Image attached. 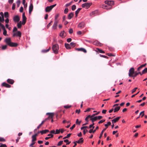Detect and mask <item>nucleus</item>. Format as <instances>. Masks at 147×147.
Returning a JSON list of instances; mask_svg holds the SVG:
<instances>
[{
	"label": "nucleus",
	"instance_id": "obj_46",
	"mask_svg": "<svg viewBox=\"0 0 147 147\" xmlns=\"http://www.w3.org/2000/svg\"><path fill=\"white\" fill-rule=\"evenodd\" d=\"M0 141L5 142V140L4 138L0 137Z\"/></svg>",
	"mask_w": 147,
	"mask_h": 147
},
{
	"label": "nucleus",
	"instance_id": "obj_25",
	"mask_svg": "<svg viewBox=\"0 0 147 147\" xmlns=\"http://www.w3.org/2000/svg\"><path fill=\"white\" fill-rule=\"evenodd\" d=\"M120 107H116L114 109V112H117L120 109Z\"/></svg>",
	"mask_w": 147,
	"mask_h": 147
},
{
	"label": "nucleus",
	"instance_id": "obj_15",
	"mask_svg": "<svg viewBox=\"0 0 147 147\" xmlns=\"http://www.w3.org/2000/svg\"><path fill=\"white\" fill-rule=\"evenodd\" d=\"M33 9V5L32 4H30L29 7V13L30 14Z\"/></svg>",
	"mask_w": 147,
	"mask_h": 147
},
{
	"label": "nucleus",
	"instance_id": "obj_53",
	"mask_svg": "<svg viewBox=\"0 0 147 147\" xmlns=\"http://www.w3.org/2000/svg\"><path fill=\"white\" fill-rule=\"evenodd\" d=\"M16 7V4L15 3H13V4L12 7V9L13 10H14L15 9Z\"/></svg>",
	"mask_w": 147,
	"mask_h": 147
},
{
	"label": "nucleus",
	"instance_id": "obj_40",
	"mask_svg": "<svg viewBox=\"0 0 147 147\" xmlns=\"http://www.w3.org/2000/svg\"><path fill=\"white\" fill-rule=\"evenodd\" d=\"M70 45L71 47H71H74L75 46V43L73 42H71L70 43Z\"/></svg>",
	"mask_w": 147,
	"mask_h": 147
},
{
	"label": "nucleus",
	"instance_id": "obj_1",
	"mask_svg": "<svg viewBox=\"0 0 147 147\" xmlns=\"http://www.w3.org/2000/svg\"><path fill=\"white\" fill-rule=\"evenodd\" d=\"M59 49V45L57 44H55L53 46L52 49L53 51L55 54H57L58 53Z\"/></svg>",
	"mask_w": 147,
	"mask_h": 147
},
{
	"label": "nucleus",
	"instance_id": "obj_4",
	"mask_svg": "<svg viewBox=\"0 0 147 147\" xmlns=\"http://www.w3.org/2000/svg\"><path fill=\"white\" fill-rule=\"evenodd\" d=\"M105 3L107 4L108 6H111L112 7V5L114 4V2L113 1H106L105 2Z\"/></svg>",
	"mask_w": 147,
	"mask_h": 147
},
{
	"label": "nucleus",
	"instance_id": "obj_21",
	"mask_svg": "<svg viewBox=\"0 0 147 147\" xmlns=\"http://www.w3.org/2000/svg\"><path fill=\"white\" fill-rule=\"evenodd\" d=\"M146 65V63H145L144 64L142 65L140 67H138V68L137 70L138 71H140V69H141L143 67H145Z\"/></svg>",
	"mask_w": 147,
	"mask_h": 147
},
{
	"label": "nucleus",
	"instance_id": "obj_14",
	"mask_svg": "<svg viewBox=\"0 0 147 147\" xmlns=\"http://www.w3.org/2000/svg\"><path fill=\"white\" fill-rule=\"evenodd\" d=\"M120 117H118L114 118L112 120V123H114L117 121L119 119Z\"/></svg>",
	"mask_w": 147,
	"mask_h": 147
},
{
	"label": "nucleus",
	"instance_id": "obj_44",
	"mask_svg": "<svg viewBox=\"0 0 147 147\" xmlns=\"http://www.w3.org/2000/svg\"><path fill=\"white\" fill-rule=\"evenodd\" d=\"M60 129H56V130L55 132V134H59L60 132Z\"/></svg>",
	"mask_w": 147,
	"mask_h": 147
},
{
	"label": "nucleus",
	"instance_id": "obj_37",
	"mask_svg": "<svg viewBox=\"0 0 147 147\" xmlns=\"http://www.w3.org/2000/svg\"><path fill=\"white\" fill-rule=\"evenodd\" d=\"M50 48L49 47L48 49H45V50H42V52L44 53H47V52H48L50 50Z\"/></svg>",
	"mask_w": 147,
	"mask_h": 147
},
{
	"label": "nucleus",
	"instance_id": "obj_62",
	"mask_svg": "<svg viewBox=\"0 0 147 147\" xmlns=\"http://www.w3.org/2000/svg\"><path fill=\"white\" fill-rule=\"evenodd\" d=\"M26 20H23L22 21V23L23 25L25 24L26 22Z\"/></svg>",
	"mask_w": 147,
	"mask_h": 147
},
{
	"label": "nucleus",
	"instance_id": "obj_8",
	"mask_svg": "<svg viewBox=\"0 0 147 147\" xmlns=\"http://www.w3.org/2000/svg\"><path fill=\"white\" fill-rule=\"evenodd\" d=\"M46 115H49V117L47 119H52L53 116L54 115V114L53 113H47Z\"/></svg>",
	"mask_w": 147,
	"mask_h": 147
},
{
	"label": "nucleus",
	"instance_id": "obj_13",
	"mask_svg": "<svg viewBox=\"0 0 147 147\" xmlns=\"http://www.w3.org/2000/svg\"><path fill=\"white\" fill-rule=\"evenodd\" d=\"M76 50L78 51H82L84 53H86L87 52L86 50L84 48H77Z\"/></svg>",
	"mask_w": 147,
	"mask_h": 147
},
{
	"label": "nucleus",
	"instance_id": "obj_56",
	"mask_svg": "<svg viewBox=\"0 0 147 147\" xmlns=\"http://www.w3.org/2000/svg\"><path fill=\"white\" fill-rule=\"evenodd\" d=\"M81 123V121H79V120L78 119H76V123L77 124L80 125Z\"/></svg>",
	"mask_w": 147,
	"mask_h": 147
},
{
	"label": "nucleus",
	"instance_id": "obj_43",
	"mask_svg": "<svg viewBox=\"0 0 147 147\" xmlns=\"http://www.w3.org/2000/svg\"><path fill=\"white\" fill-rule=\"evenodd\" d=\"M32 142L34 141L35 142L36 140V138L35 137L32 136Z\"/></svg>",
	"mask_w": 147,
	"mask_h": 147
},
{
	"label": "nucleus",
	"instance_id": "obj_35",
	"mask_svg": "<svg viewBox=\"0 0 147 147\" xmlns=\"http://www.w3.org/2000/svg\"><path fill=\"white\" fill-rule=\"evenodd\" d=\"M147 72V67L145 68L144 70L142 71V73H140V75H141L142 74H144Z\"/></svg>",
	"mask_w": 147,
	"mask_h": 147
},
{
	"label": "nucleus",
	"instance_id": "obj_7",
	"mask_svg": "<svg viewBox=\"0 0 147 147\" xmlns=\"http://www.w3.org/2000/svg\"><path fill=\"white\" fill-rule=\"evenodd\" d=\"M102 8L106 9H111V6H108L107 4L106 5H102Z\"/></svg>",
	"mask_w": 147,
	"mask_h": 147
},
{
	"label": "nucleus",
	"instance_id": "obj_49",
	"mask_svg": "<svg viewBox=\"0 0 147 147\" xmlns=\"http://www.w3.org/2000/svg\"><path fill=\"white\" fill-rule=\"evenodd\" d=\"M138 89V88L136 87L134 89H133L131 91V93L132 94L134 92H135L136 90Z\"/></svg>",
	"mask_w": 147,
	"mask_h": 147
},
{
	"label": "nucleus",
	"instance_id": "obj_28",
	"mask_svg": "<svg viewBox=\"0 0 147 147\" xmlns=\"http://www.w3.org/2000/svg\"><path fill=\"white\" fill-rule=\"evenodd\" d=\"M2 29L3 30V34L5 36H7V31H6V30H5V27H4V28H2Z\"/></svg>",
	"mask_w": 147,
	"mask_h": 147
},
{
	"label": "nucleus",
	"instance_id": "obj_55",
	"mask_svg": "<svg viewBox=\"0 0 147 147\" xmlns=\"http://www.w3.org/2000/svg\"><path fill=\"white\" fill-rule=\"evenodd\" d=\"M52 21H51V22L49 23L47 25V28H48L51 25V23H52Z\"/></svg>",
	"mask_w": 147,
	"mask_h": 147
},
{
	"label": "nucleus",
	"instance_id": "obj_16",
	"mask_svg": "<svg viewBox=\"0 0 147 147\" xmlns=\"http://www.w3.org/2000/svg\"><path fill=\"white\" fill-rule=\"evenodd\" d=\"M52 8L51 6H47L45 8V11L46 12H49L50 11Z\"/></svg>",
	"mask_w": 147,
	"mask_h": 147
},
{
	"label": "nucleus",
	"instance_id": "obj_59",
	"mask_svg": "<svg viewBox=\"0 0 147 147\" xmlns=\"http://www.w3.org/2000/svg\"><path fill=\"white\" fill-rule=\"evenodd\" d=\"M20 0H18L17 1V4L18 7L19 6L20 4Z\"/></svg>",
	"mask_w": 147,
	"mask_h": 147
},
{
	"label": "nucleus",
	"instance_id": "obj_9",
	"mask_svg": "<svg viewBox=\"0 0 147 147\" xmlns=\"http://www.w3.org/2000/svg\"><path fill=\"white\" fill-rule=\"evenodd\" d=\"M4 41L6 43L7 45H9L11 42V39L10 38H7L5 39Z\"/></svg>",
	"mask_w": 147,
	"mask_h": 147
},
{
	"label": "nucleus",
	"instance_id": "obj_18",
	"mask_svg": "<svg viewBox=\"0 0 147 147\" xmlns=\"http://www.w3.org/2000/svg\"><path fill=\"white\" fill-rule=\"evenodd\" d=\"M85 24L84 22H82L80 23L78 25V27L82 28L84 26Z\"/></svg>",
	"mask_w": 147,
	"mask_h": 147
},
{
	"label": "nucleus",
	"instance_id": "obj_39",
	"mask_svg": "<svg viewBox=\"0 0 147 147\" xmlns=\"http://www.w3.org/2000/svg\"><path fill=\"white\" fill-rule=\"evenodd\" d=\"M64 142L66 143V145L69 144L71 142H69L68 140L67 139L64 140Z\"/></svg>",
	"mask_w": 147,
	"mask_h": 147
},
{
	"label": "nucleus",
	"instance_id": "obj_47",
	"mask_svg": "<svg viewBox=\"0 0 147 147\" xmlns=\"http://www.w3.org/2000/svg\"><path fill=\"white\" fill-rule=\"evenodd\" d=\"M63 141H59L58 142V144H57V145L58 146H61L63 144Z\"/></svg>",
	"mask_w": 147,
	"mask_h": 147
},
{
	"label": "nucleus",
	"instance_id": "obj_52",
	"mask_svg": "<svg viewBox=\"0 0 147 147\" xmlns=\"http://www.w3.org/2000/svg\"><path fill=\"white\" fill-rule=\"evenodd\" d=\"M22 18L23 20H26V18L25 15V13H24L22 14Z\"/></svg>",
	"mask_w": 147,
	"mask_h": 147
},
{
	"label": "nucleus",
	"instance_id": "obj_42",
	"mask_svg": "<svg viewBox=\"0 0 147 147\" xmlns=\"http://www.w3.org/2000/svg\"><path fill=\"white\" fill-rule=\"evenodd\" d=\"M90 117H91V115H88L85 118V120L86 121H87V122H88V119L90 118Z\"/></svg>",
	"mask_w": 147,
	"mask_h": 147
},
{
	"label": "nucleus",
	"instance_id": "obj_48",
	"mask_svg": "<svg viewBox=\"0 0 147 147\" xmlns=\"http://www.w3.org/2000/svg\"><path fill=\"white\" fill-rule=\"evenodd\" d=\"M71 107V106H69V105H65L64 106V107L65 108V109H68V108H70V107Z\"/></svg>",
	"mask_w": 147,
	"mask_h": 147
},
{
	"label": "nucleus",
	"instance_id": "obj_5",
	"mask_svg": "<svg viewBox=\"0 0 147 147\" xmlns=\"http://www.w3.org/2000/svg\"><path fill=\"white\" fill-rule=\"evenodd\" d=\"M22 33L20 31H18L16 33H13V37L16 36V37H19L20 38L21 36Z\"/></svg>",
	"mask_w": 147,
	"mask_h": 147
},
{
	"label": "nucleus",
	"instance_id": "obj_19",
	"mask_svg": "<svg viewBox=\"0 0 147 147\" xmlns=\"http://www.w3.org/2000/svg\"><path fill=\"white\" fill-rule=\"evenodd\" d=\"M74 16V13H69L68 16V18L69 19H71Z\"/></svg>",
	"mask_w": 147,
	"mask_h": 147
},
{
	"label": "nucleus",
	"instance_id": "obj_61",
	"mask_svg": "<svg viewBox=\"0 0 147 147\" xmlns=\"http://www.w3.org/2000/svg\"><path fill=\"white\" fill-rule=\"evenodd\" d=\"M23 8L22 7H21L20 8V11L21 12H22L23 11Z\"/></svg>",
	"mask_w": 147,
	"mask_h": 147
},
{
	"label": "nucleus",
	"instance_id": "obj_24",
	"mask_svg": "<svg viewBox=\"0 0 147 147\" xmlns=\"http://www.w3.org/2000/svg\"><path fill=\"white\" fill-rule=\"evenodd\" d=\"M96 51L97 52H99V53H104L105 52L103 51V50L98 49V48H96Z\"/></svg>",
	"mask_w": 147,
	"mask_h": 147
},
{
	"label": "nucleus",
	"instance_id": "obj_22",
	"mask_svg": "<svg viewBox=\"0 0 147 147\" xmlns=\"http://www.w3.org/2000/svg\"><path fill=\"white\" fill-rule=\"evenodd\" d=\"M65 48L67 49H70L71 48L70 45L69 44L65 43Z\"/></svg>",
	"mask_w": 147,
	"mask_h": 147
},
{
	"label": "nucleus",
	"instance_id": "obj_41",
	"mask_svg": "<svg viewBox=\"0 0 147 147\" xmlns=\"http://www.w3.org/2000/svg\"><path fill=\"white\" fill-rule=\"evenodd\" d=\"M4 16H0V22H3L4 21Z\"/></svg>",
	"mask_w": 147,
	"mask_h": 147
},
{
	"label": "nucleus",
	"instance_id": "obj_31",
	"mask_svg": "<svg viewBox=\"0 0 147 147\" xmlns=\"http://www.w3.org/2000/svg\"><path fill=\"white\" fill-rule=\"evenodd\" d=\"M64 31H62L61 33L59 35L60 36L62 37V38H64L65 37V36L64 35Z\"/></svg>",
	"mask_w": 147,
	"mask_h": 147
},
{
	"label": "nucleus",
	"instance_id": "obj_27",
	"mask_svg": "<svg viewBox=\"0 0 147 147\" xmlns=\"http://www.w3.org/2000/svg\"><path fill=\"white\" fill-rule=\"evenodd\" d=\"M140 71H139L138 72H134V74L133 75V76L132 77H133V78L134 79V78L136 77V76L138 75L139 74H140Z\"/></svg>",
	"mask_w": 147,
	"mask_h": 147
},
{
	"label": "nucleus",
	"instance_id": "obj_10",
	"mask_svg": "<svg viewBox=\"0 0 147 147\" xmlns=\"http://www.w3.org/2000/svg\"><path fill=\"white\" fill-rule=\"evenodd\" d=\"M1 86H4L8 88H9L11 87V86L10 85L5 82H3L1 84Z\"/></svg>",
	"mask_w": 147,
	"mask_h": 147
},
{
	"label": "nucleus",
	"instance_id": "obj_64",
	"mask_svg": "<svg viewBox=\"0 0 147 147\" xmlns=\"http://www.w3.org/2000/svg\"><path fill=\"white\" fill-rule=\"evenodd\" d=\"M105 121V120H102L98 122V123L99 124H100V123H103Z\"/></svg>",
	"mask_w": 147,
	"mask_h": 147
},
{
	"label": "nucleus",
	"instance_id": "obj_51",
	"mask_svg": "<svg viewBox=\"0 0 147 147\" xmlns=\"http://www.w3.org/2000/svg\"><path fill=\"white\" fill-rule=\"evenodd\" d=\"M68 11V9L67 8H65L64 11V13L65 14H66L67 13Z\"/></svg>",
	"mask_w": 147,
	"mask_h": 147
},
{
	"label": "nucleus",
	"instance_id": "obj_26",
	"mask_svg": "<svg viewBox=\"0 0 147 147\" xmlns=\"http://www.w3.org/2000/svg\"><path fill=\"white\" fill-rule=\"evenodd\" d=\"M90 120L92 121V123H93L94 121L97 120V118L96 116L94 117H91L90 119Z\"/></svg>",
	"mask_w": 147,
	"mask_h": 147
},
{
	"label": "nucleus",
	"instance_id": "obj_60",
	"mask_svg": "<svg viewBox=\"0 0 147 147\" xmlns=\"http://www.w3.org/2000/svg\"><path fill=\"white\" fill-rule=\"evenodd\" d=\"M91 109L90 108H87V109H86L85 111H84V112H87L89 111H90Z\"/></svg>",
	"mask_w": 147,
	"mask_h": 147
},
{
	"label": "nucleus",
	"instance_id": "obj_3",
	"mask_svg": "<svg viewBox=\"0 0 147 147\" xmlns=\"http://www.w3.org/2000/svg\"><path fill=\"white\" fill-rule=\"evenodd\" d=\"M134 73V70L133 67H131L129 70V76L132 77Z\"/></svg>",
	"mask_w": 147,
	"mask_h": 147
},
{
	"label": "nucleus",
	"instance_id": "obj_30",
	"mask_svg": "<svg viewBox=\"0 0 147 147\" xmlns=\"http://www.w3.org/2000/svg\"><path fill=\"white\" fill-rule=\"evenodd\" d=\"M46 119L45 120H43V121L41 123L39 124V125L37 127V129H39L40 127H41V126L43 124V123H44V122H45V121H46Z\"/></svg>",
	"mask_w": 147,
	"mask_h": 147
},
{
	"label": "nucleus",
	"instance_id": "obj_45",
	"mask_svg": "<svg viewBox=\"0 0 147 147\" xmlns=\"http://www.w3.org/2000/svg\"><path fill=\"white\" fill-rule=\"evenodd\" d=\"M76 8V6L75 5H73L71 7V9L74 11L75 10Z\"/></svg>",
	"mask_w": 147,
	"mask_h": 147
},
{
	"label": "nucleus",
	"instance_id": "obj_58",
	"mask_svg": "<svg viewBox=\"0 0 147 147\" xmlns=\"http://www.w3.org/2000/svg\"><path fill=\"white\" fill-rule=\"evenodd\" d=\"M97 117V119L98 120H100L101 119H102V117L100 116H96Z\"/></svg>",
	"mask_w": 147,
	"mask_h": 147
},
{
	"label": "nucleus",
	"instance_id": "obj_20",
	"mask_svg": "<svg viewBox=\"0 0 147 147\" xmlns=\"http://www.w3.org/2000/svg\"><path fill=\"white\" fill-rule=\"evenodd\" d=\"M98 13V11L97 10L94 11L90 14V15L91 16H92L93 15H96Z\"/></svg>",
	"mask_w": 147,
	"mask_h": 147
},
{
	"label": "nucleus",
	"instance_id": "obj_11",
	"mask_svg": "<svg viewBox=\"0 0 147 147\" xmlns=\"http://www.w3.org/2000/svg\"><path fill=\"white\" fill-rule=\"evenodd\" d=\"M58 23V21L55 20V21L54 24L53 25V26L52 28H53V29L55 30L56 29L57 24Z\"/></svg>",
	"mask_w": 147,
	"mask_h": 147
},
{
	"label": "nucleus",
	"instance_id": "obj_36",
	"mask_svg": "<svg viewBox=\"0 0 147 147\" xmlns=\"http://www.w3.org/2000/svg\"><path fill=\"white\" fill-rule=\"evenodd\" d=\"M4 16L5 18H8L9 16L8 13L7 12H5L4 13Z\"/></svg>",
	"mask_w": 147,
	"mask_h": 147
},
{
	"label": "nucleus",
	"instance_id": "obj_6",
	"mask_svg": "<svg viewBox=\"0 0 147 147\" xmlns=\"http://www.w3.org/2000/svg\"><path fill=\"white\" fill-rule=\"evenodd\" d=\"M20 18L18 16H14L13 18V21L15 22H19Z\"/></svg>",
	"mask_w": 147,
	"mask_h": 147
},
{
	"label": "nucleus",
	"instance_id": "obj_54",
	"mask_svg": "<svg viewBox=\"0 0 147 147\" xmlns=\"http://www.w3.org/2000/svg\"><path fill=\"white\" fill-rule=\"evenodd\" d=\"M1 145L0 146V147H7L6 145L5 144H2L0 143Z\"/></svg>",
	"mask_w": 147,
	"mask_h": 147
},
{
	"label": "nucleus",
	"instance_id": "obj_29",
	"mask_svg": "<svg viewBox=\"0 0 147 147\" xmlns=\"http://www.w3.org/2000/svg\"><path fill=\"white\" fill-rule=\"evenodd\" d=\"M81 9V8H79L75 12V14L76 16H77L79 13Z\"/></svg>",
	"mask_w": 147,
	"mask_h": 147
},
{
	"label": "nucleus",
	"instance_id": "obj_33",
	"mask_svg": "<svg viewBox=\"0 0 147 147\" xmlns=\"http://www.w3.org/2000/svg\"><path fill=\"white\" fill-rule=\"evenodd\" d=\"M106 128L104 129L102 131L101 133H100V136L99 137V138H100L102 136L103 134V132L105 131L106 130Z\"/></svg>",
	"mask_w": 147,
	"mask_h": 147
},
{
	"label": "nucleus",
	"instance_id": "obj_2",
	"mask_svg": "<svg viewBox=\"0 0 147 147\" xmlns=\"http://www.w3.org/2000/svg\"><path fill=\"white\" fill-rule=\"evenodd\" d=\"M92 4V3H86L84 4H83L82 5V6L83 8H84L86 9H88L90 7L91 5Z\"/></svg>",
	"mask_w": 147,
	"mask_h": 147
},
{
	"label": "nucleus",
	"instance_id": "obj_17",
	"mask_svg": "<svg viewBox=\"0 0 147 147\" xmlns=\"http://www.w3.org/2000/svg\"><path fill=\"white\" fill-rule=\"evenodd\" d=\"M7 82L9 84H13L14 82V80L12 79H8L7 80Z\"/></svg>",
	"mask_w": 147,
	"mask_h": 147
},
{
	"label": "nucleus",
	"instance_id": "obj_38",
	"mask_svg": "<svg viewBox=\"0 0 147 147\" xmlns=\"http://www.w3.org/2000/svg\"><path fill=\"white\" fill-rule=\"evenodd\" d=\"M111 124V122L110 121H109L107 123V124H105V125L106 127V128H107L108 127V126L110 125Z\"/></svg>",
	"mask_w": 147,
	"mask_h": 147
},
{
	"label": "nucleus",
	"instance_id": "obj_12",
	"mask_svg": "<svg viewBox=\"0 0 147 147\" xmlns=\"http://www.w3.org/2000/svg\"><path fill=\"white\" fill-rule=\"evenodd\" d=\"M18 44L17 43L13 42H11L9 45L11 47H16L18 46Z\"/></svg>",
	"mask_w": 147,
	"mask_h": 147
},
{
	"label": "nucleus",
	"instance_id": "obj_63",
	"mask_svg": "<svg viewBox=\"0 0 147 147\" xmlns=\"http://www.w3.org/2000/svg\"><path fill=\"white\" fill-rule=\"evenodd\" d=\"M73 32V30L72 29L70 28L69 30V32L70 34H72Z\"/></svg>",
	"mask_w": 147,
	"mask_h": 147
},
{
	"label": "nucleus",
	"instance_id": "obj_50",
	"mask_svg": "<svg viewBox=\"0 0 147 147\" xmlns=\"http://www.w3.org/2000/svg\"><path fill=\"white\" fill-rule=\"evenodd\" d=\"M7 46L6 45H3L2 47V50H5L7 48Z\"/></svg>",
	"mask_w": 147,
	"mask_h": 147
},
{
	"label": "nucleus",
	"instance_id": "obj_32",
	"mask_svg": "<svg viewBox=\"0 0 147 147\" xmlns=\"http://www.w3.org/2000/svg\"><path fill=\"white\" fill-rule=\"evenodd\" d=\"M22 23L21 21L20 22L17 24V26L18 28H20L22 26Z\"/></svg>",
	"mask_w": 147,
	"mask_h": 147
},
{
	"label": "nucleus",
	"instance_id": "obj_23",
	"mask_svg": "<svg viewBox=\"0 0 147 147\" xmlns=\"http://www.w3.org/2000/svg\"><path fill=\"white\" fill-rule=\"evenodd\" d=\"M49 131V130L48 129H45L44 130H42V131H40V132L42 134H45L47 132Z\"/></svg>",
	"mask_w": 147,
	"mask_h": 147
},
{
	"label": "nucleus",
	"instance_id": "obj_57",
	"mask_svg": "<svg viewBox=\"0 0 147 147\" xmlns=\"http://www.w3.org/2000/svg\"><path fill=\"white\" fill-rule=\"evenodd\" d=\"M35 143V142L34 141L32 142V143L30 145V146L31 147Z\"/></svg>",
	"mask_w": 147,
	"mask_h": 147
},
{
	"label": "nucleus",
	"instance_id": "obj_34",
	"mask_svg": "<svg viewBox=\"0 0 147 147\" xmlns=\"http://www.w3.org/2000/svg\"><path fill=\"white\" fill-rule=\"evenodd\" d=\"M83 142V140L82 138H81L78 141H76V142L78 143H82Z\"/></svg>",
	"mask_w": 147,
	"mask_h": 147
}]
</instances>
